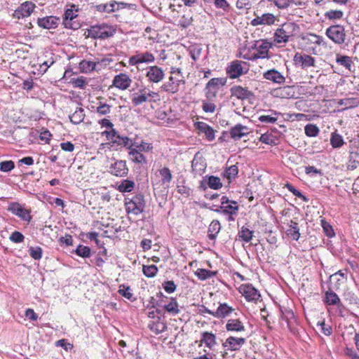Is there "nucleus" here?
Segmentation results:
<instances>
[{
	"mask_svg": "<svg viewBox=\"0 0 359 359\" xmlns=\"http://www.w3.org/2000/svg\"><path fill=\"white\" fill-rule=\"evenodd\" d=\"M170 74L168 80L161 86V88L168 93L175 94L184 88L185 80L180 69L172 67Z\"/></svg>",
	"mask_w": 359,
	"mask_h": 359,
	"instance_id": "obj_1",
	"label": "nucleus"
},
{
	"mask_svg": "<svg viewBox=\"0 0 359 359\" xmlns=\"http://www.w3.org/2000/svg\"><path fill=\"white\" fill-rule=\"evenodd\" d=\"M299 30V26L297 24L291 22H285L276 30L273 37V41L278 44H285Z\"/></svg>",
	"mask_w": 359,
	"mask_h": 359,
	"instance_id": "obj_2",
	"label": "nucleus"
},
{
	"mask_svg": "<svg viewBox=\"0 0 359 359\" xmlns=\"http://www.w3.org/2000/svg\"><path fill=\"white\" fill-rule=\"evenodd\" d=\"M300 38L303 41L304 49L307 52L314 55L318 54L316 46H326V42L325 41L324 38L313 33H306L302 34Z\"/></svg>",
	"mask_w": 359,
	"mask_h": 359,
	"instance_id": "obj_3",
	"label": "nucleus"
},
{
	"mask_svg": "<svg viewBox=\"0 0 359 359\" xmlns=\"http://www.w3.org/2000/svg\"><path fill=\"white\" fill-rule=\"evenodd\" d=\"M126 211L128 215H138L143 212L145 208L144 197L142 194H138L131 198L125 199Z\"/></svg>",
	"mask_w": 359,
	"mask_h": 359,
	"instance_id": "obj_4",
	"label": "nucleus"
},
{
	"mask_svg": "<svg viewBox=\"0 0 359 359\" xmlns=\"http://www.w3.org/2000/svg\"><path fill=\"white\" fill-rule=\"evenodd\" d=\"M116 29L106 23L91 26L88 30V36L93 39H105L113 36Z\"/></svg>",
	"mask_w": 359,
	"mask_h": 359,
	"instance_id": "obj_5",
	"label": "nucleus"
},
{
	"mask_svg": "<svg viewBox=\"0 0 359 359\" xmlns=\"http://www.w3.org/2000/svg\"><path fill=\"white\" fill-rule=\"evenodd\" d=\"M273 46V43L269 42L266 39L257 41L252 46V49L255 50V52L248 59L255 60L259 58H270L269 55V49L271 48Z\"/></svg>",
	"mask_w": 359,
	"mask_h": 359,
	"instance_id": "obj_6",
	"label": "nucleus"
},
{
	"mask_svg": "<svg viewBox=\"0 0 359 359\" xmlns=\"http://www.w3.org/2000/svg\"><path fill=\"white\" fill-rule=\"evenodd\" d=\"M249 71L247 62L241 60H233L226 67V72L230 79H237L245 74Z\"/></svg>",
	"mask_w": 359,
	"mask_h": 359,
	"instance_id": "obj_7",
	"label": "nucleus"
},
{
	"mask_svg": "<svg viewBox=\"0 0 359 359\" xmlns=\"http://www.w3.org/2000/svg\"><path fill=\"white\" fill-rule=\"evenodd\" d=\"M326 36L337 45H341L346 41V31L341 25H331L325 31Z\"/></svg>",
	"mask_w": 359,
	"mask_h": 359,
	"instance_id": "obj_8",
	"label": "nucleus"
},
{
	"mask_svg": "<svg viewBox=\"0 0 359 359\" xmlns=\"http://www.w3.org/2000/svg\"><path fill=\"white\" fill-rule=\"evenodd\" d=\"M104 135L108 140H110L113 144H117L124 147H131L135 145L129 137L127 136H121L115 129L111 130H105L102 133Z\"/></svg>",
	"mask_w": 359,
	"mask_h": 359,
	"instance_id": "obj_9",
	"label": "nucleus"
},
{
	"mask_svg": "<svg viewBox=\"0 0 359 359\" xmlns=\"http://www.w3.org/2000/svg\"><path fill=\"white\" fill-rule=\"evenodd\" d=\"M294 64L296 67L302 69H307L316 67V59L310 55L302 53H296L293 57Z\"/></svg>",
	"mask_w": 359,
	"mask_h": 359,
	"instance_id": "obj_10",
	"label": "nucleus"
},
{
	"mask_svg": "<svg viewBox=\"0 0 359 359\" xmlns=\"http://www.w3.org/2000/svg\"><path fill=\"white\" fill-rule=\"evenodd\" d=\"M8 210L19 217L21 219L29 222L32 219L30 210L25 208L18 203L13 202L8 205Z\"/></svg>",
	"mask_w": 359,
	"mask_h": 359,
	"instance_id": "obj_11",
	"label": "nucleus"
},
{
	"mask_svg": "<svg viewBox=\"0 0 359 359\" xmlns=\"http://www.w3.org/2000/svg\"><path fill=\"white\" fill-rule=\"evenodd\" d=\"M36 6L32 1H25L19 6L13 13V18L20 19L29 17L34 11Z\"/></svg>",
	"mask_w": 359,
	"mask_h": 359,
	"instance_id": "obj_12",
	"label": "nucleus"
},
{
	"mask_svg": "<svg viewBox=\"0 0 359 359\" xmlns=\"http://www.w3.org/2000/svg\"><path fill=\"white\" fill-rule=\"evenodd\" d=\"M131 83L132 79L127 74L120 73L114 77L111 86L121 90H126L130 86Z\"/></svg>",
	"mask_w": 359,
	"mask_h": 359,
	"instance_id": "obj_13",
	"label": "nucleus"
},
{
	"mask_svg": "<svg viewBox=\"0 0 359 359\" xmlns=\"http://www.w3.org/2000/svg\"><path fill=\"white\" fill-rule=\"evenodd\" d=\"M161 299L157 303V305L160 307H162L165 311L168 313L172 314V316H175L180 313L179 305L176 299L170 298V302L168 304H163V298L168 299L165 297L162 292L158 293Z\"/></svg>",
	"mask_w": 359,
	"mask_h": 359,
	"instance_id": "obj_14",
	"label": "nucleus"
},
{
	"mask_svg": "<svg viewBox=\"0 0 359 359\" xmlns=\"http://www.w3.org/2000/svg\"><path fill=\"white\" fill-rule=\"evenodd\" d=\"M109 172L116 177H126L128 173L126 161L123 160L116 161L114 163L111 164Z\"/></svg>",
	"mask_w": 359,
	"mask_h": 359,
	"instance_id": "obj_15",
	"label": "nucleus"
},
{
	"mask_svg": "<svg viewBox=\"0 0 359 359\" xmlns=\"http://www.w3.org/2000/svg\"><path fill=\"white\" fill-rule=\"evenodd\" d=\"M239 292L249 302H257L261 297L257 290L251 284L241 285L239 287Z\"/></svg>",
	"mask_w": 359,
	"mask_h": 359,
	"instance_id": "obj_16",
	"label": "nucleus"
},
{
	"mask_svg": "<svg viewBox=\"0 0 359 359\" xmlns=\"http://www.w3.org/2000/svg\"><path fill=\"white\" fill-rule=\"evenodd\" d=\"M146 77L148 81L153 83H158L164 78V72L158 66H150L147 69Z\"/></svg>",
	"mask_w": 359,
	"mask_h": 359,
	"instance_id": "obj_17",
	"label": "nucleus"
},
{
	"mask_svg": "<svg viewBox=\"0 0 359 359\" xmlns=\"http://www.w3.org/2000/svg\"><path fill=\"white\" fill-rule=\"evenodd\" d=\"M76 12H77V11H74L72 8L66 10L63 17V25L65 27L74 30L80 27V24L74 21V19L78 16Z\"/></svg>",
	"mask_w": 359,
	"mask_h": 359,
	"instance_id": "obj_18",
	"label": "nucleus"
},
{
	"mask_svg": "<svg viewBox=\"0 0 359 359\" xmlns=\"http://www.w3.org/2000/svg\"><path fill=\"white\" fill-rule=\"evenodd\" d=\"M220 208L223 212L226 215H233L237 214L238 205L236 201L229 200L226 196H222L221 198Z\"/></svg>",
	"mask_w": 359,
	"mask_h": 359,
	"instance_id": "obj_19",
	"label": "nucleus"
},
{
	"mask_svg": "<svg viewBox=\"0 0 359 359\" xmlns=\"http://www.w3.org/2000/svg\"><path fill=\"white\" fill-rule=\"evenodd\" d=\"M154 60L155 57L152 53L149 52H145L130 57L129 58L128 62L130 65L134 66L140 63L153 62Z\"/></svg>",
	"mask_w": 359,
	"mask_h": 359,
	"instance_id": "obj_20",
	"label": "nucleus"
},
{
	"mask_svg": "<svg viewBox=\"0 0 359 359\" xmlns=\"http://www.w3.org/2000/svg\"><path fill=\"white\" fill-rule=\"evenodd\" d=\"M246 339L243 337H229L223 343V346L230 351H238L245 344Z\"/></svg>",
	"mask_w": 359,
	"mask_h": 359,
	"instance_id": "obj_21",
	"label": "nucleus"
},
{
	"mask_svg": "<svg viewBox=\"0 0 359 359\" xmlns=\"http://www.w3.org/2000/svg\"><path fill=\"white\" fill-rule=\"evenodd\" d=\"M60 22V18L55 16H47L41 18H38V25L43 29H55L57 27Z\"/></svg>",
	"mask_w": 359,
	"mask_h": 359,
	"instance_id": "obj_22",
	"label": "nucleus"
},
{
	"mask_svg": "<svg viewBox=\"0 0 359 359\" xmlns=\"http://www.w3.org/2000/svg\"><path fill=\"white\" fill-rule=\"evenodd\" d=\"M231 96L236 97L239 100H245L250 98L252 93L248 88H244L241 86H234L230 89Z\"/></svg>",
	"mask_w": 359,
	"mask_h": 359,
	"instance_id": "obj_23",
	"label": "nucleus"
},
{
	"mask_svg": "<svg viewBox=\"0 0 359 359\" xmlns=\"http://www.w3.org/2000/svg\"><path fill=\"white\" fill-rule=\"evenodd\" d=\"M263 76L265 79L278 84L283 83L285 81L284 76L275 69L266 71Z\"/></svg>",
	"mask_w": 359,
	"mask_h": 359,
	"instance_id": "obj_24",
	"label": "nucleus"
},
{
	"mask_svg": "<svg viewBox=\"0 0 359 359\" xmlns=\"http://www.w3.org/2000/svg\"><path fill=\"white\" fill-rule=\"evenodd\" d=\"M148 327L151 332L156 334H158L163 332L167 329V325L164 321L161 320V317L157 316L155 320L148 324Z\"/></svg>",
	"mask_w": 359,
	"mask_h": 359,
	"instance_id": "obj_25",
	"label": "nucleus"
},
{
	"mask_svg": "<svg viewBox=\"0 0 359 359\" xmlns=\"http://www.w3.org/2000/svg\"><path fill=\"white\" fill-rule=\"evenodd\" d=\"M275 22V16L271 13H265L261 16H257L254 18L251 24L253 26H258L262 25H271Z\"/></svg>",
	"mask_w": 359,
	"mask_h": 359,
	"instance_id": "obj_26",
	"label": "nucleus"
},
{
	"mask_svg": "<svg viewBox=\"0 0 359 359\" xmlns=\"http://www.w3.org/2000/svg\"><path fill=\"white\" fill-rule=\"evenodd\" d=\"M206 168V163L201 158L194 156L191 161L192 172L195 175H201Z\"/></svg>",
	"mask_w": 359,
	"mask_h": 359,
	"instance_id": "obj_27",
	"label": "nucleus"
},
{
	"mask_svg": "<svg viewBox=\"0 0 359 359\" xmlns=\"http://www.w3.org/2000/svg\"><path fill=\"white\" fill-rule=\"evenodd\" d=\"M287 226L288 228L286 230L287 235L292 240L298 241L300 237L298 223L291 219L287 222Z\"/></svg>",
	"mask_w": 359,
	"mask_h": 359,
	"instance_id": "obj_28",
	"label": "nucleus"
},
{
	"mask_svg": "<svg viewBox=\"0 0 359 359\" xmlns=\"http://www.w3.org/2000/svg\"><path fill=\"white\" fill-rule=\"evenodd\" d=\"M200 342V346L202 344H205V346L210 349H212L213 347L217 344L216 336L212 332H203L201 334V339Z\"/></svg>",
	"mask_w": 359,
	"mask_h": 359,
	"instance_id": "obj_29",
	"label": "nucleus"
},
{
	"mask_svg": "<svg viewBox=\"0 0 359 359\" xmlns=\"http://www.w3.org/2000/svg\"><path fill=\"white\" fill-rule=\"evenodd\" d=\"M248 128L241 124H237L230 130L231 137L237 140L248 134Z\"/></svg>",
	"mask_w": 359,
	"mask_h": 359,
	"instance_id": "obj_30",
	"label": "nucleus"
},
{
	"mask_svg": "<svg viewBox=\"0 0 359 359\" xmlns=\"http://www.w3.org/2000/svg\"><path fill=\"white\" fill-rule=\"evenodd\" d=\"M195 126L196 129H198L201 133H203L205 135L208 140L211 141L215 139L214 130L206 123L198 122L195 124Z\"/></svg>",
	"mask_w": 359,
	"mask_h": 359,
	"instance_id": "obj_31",
	"label": "nucleus"
},
{
	"mask_svg": "<svg viewBox=\"0 0 359 359\" xmlns=\"http://www.w3.org/2000/svg\"><path fill=\"white\" fill-rule=\"evenodd\" d=\"M323 301L327 306H339L341 305L339 297L332 290H328L325 292Z\"/></svg>",
	"mask_w": 359,
	"mask_h": 359,
	"instance_id": "obj_32",
	"label": "nucleus"
},
{
	"mask_svg": "<svg viewBox=\"0 0 359 359\" xmlns=\"http://www.w3.org/2000/svg\"><path fill=\"white\" fill-rule=\"evenodd\" d=\"M225 327L229 332H243L245 330V326L239 319L228 320Z\"/></svg>",
	"mask_w": 359,
	"mask_h": 359,
	"instance_id": "obj_33",
	"label": "nucleus"
},
{
	"mask_svg": "<svg viewBox=\"0 0 359 359\" xmlns=\"http://www.w3.org/2000/svg\"><path fill=\"white\" fill-rule=\"evenodd\" d=\"M336 62L345 67L348 71H352L353 67V62L351 57L347 55H342L341 54L336 55Z\"/></svg>",
	"mask_w": 359,
	"mask_h": 359,
	"instance_id": "obj_34",
	"label": "nucleus"
},
{
	"mask_svg": "<svg viewBox=\"0 0 359 359\" xmlns=\"http://www.w3.org/2000/svg\"><path fill=\"white\" fill-rule=\"evenodd\" d=\"M220 229L221 225L219 222L218 220H212L208 226V237L209 239L212 241L215 240Z\"/></svg>",
	"mask_w": 359,
	"mask_h": 359,
	"instance_id": "obj_35",
	"label": "nucleus"
},
{
	"mask_svg": "<svg viewBox=\"0 0 359 359\" xmlns=\"http://www.w3.org/2000/svg\"><path fill=\"white\" fill-rule=\"evenodd\" d=\"M134 106H139L148 101V96L146 95V90H140L139 93H134L131 99Z\"/></svg>",
	"mask_w": 359,
	"mask_h": 359,
	"instance_id": "obj_36",
	"label": "nucleus"
},
{
	"mask_svg": "<svg viewBox=\"0 0 359 359\" xmlns=\"http://www.w3.org/2000/svg\"><path fill=\"white\" fill-rule=\"evenodd\" d=\"M233 311V309L226 304H220L216 311L214 313V317L224 318L230 314Z\"/></svg>",
	"mask_w": 359,
	"mask_h": 359,
	"instance_id": "obj_37",
	"label": "nucleus"
},
{
	"mask_svg": "<svg viewBox=\"0 0 359 359\" xmlns=\"http://www.w3.org/2000/svg\"><path fill=\"white\" fill-rule=\"evenodd\" d=\"M116 4L117 1H112L109 4L97 5L95 8L97 11L110 13L118 10V8H116Z\"/></svg>",
	"mask_w": 359,
	"mask_h": 359,
	"instance_id": "obj_38",
	"label": "nucleus"
},
{
	"mask_svg": "<svg viewBox=\"0 0 359 359\" xmlns=\"http://www.w3.org/2000/svg\"><path fill=\"white\" fill-rule=\"evenodd\" d=\"M159 174L161 177V182L163 184H165L167 187L170 184L172 180V175L170 169L167 167H164L158 170Z\"/></svg>",
	"mask_w": 359,
	"mask_h": 359,
	"instance_id": "obj_39",
	"label": "nucleus"
},
{
	"mask_svg": "<svg viewBox=\"0 0 359 359\" xmlns=\"http://www.w3.org/2000/svg\"><path fill=\"white\" fill-rule=\"evenodd\" d=\"M85 117L84 110L81 107L77 108L75 111L69 116L72 123L79 124L81 123Z\"/></svg>",
	"mask_w": 359,
	"mask_h": 359,
	"instance_id": "obj_40",
	"label": "nucleus"
},
{
	"mask_svg": "<svg viewBox=\"0 0 359 359\" xmlns=\"http://www.w3.org/2000/svg\"><path fill=\"white\" fill-rule=\"evenodd\" d=\"M128 149H130L129 155L133 156V161L134 162L139 163H146V158L141 154L142 151L133 147H128Z\"/></svg>",
	"mask_w": 359,
	"mask_h": 359,
	"instance_id": "obj_41",
	"label": "nucleus"
},
{
	"mask_svg": "<svg viewBox=\"0 0 359 359\" xmlns=\"http://www.w3.org/2000/svg\"><path fill=\"white\" fill-rule=\"evenodd\" d=\"M216 273V271H212L205 269H198L195 271V275L198 277V279L201 280H205L208 278H212L215 276Z\"/></svg>",
	"mask_w": 359,
	"mask_h": 359,
	"instance_id": "obj_42",
	"label": "nucleus"
},
{
	"mask_svg": "<svg viewBox=\"0 0 359 359\" xmlns=\"http://www.w3.org/2000/svg\"><path fill=\"white\" fill-rule=\"evenodd\" d=\"M205 178L208 179L207 183L210 189L217 190L222 187V183L219 177L211 175L205 176Z\"/></svg>",
	"mask_w": 359,
	"mask_h": 359,
	"instance_id": "obj_43",
	"label": "nucleus"
},
{
	"mask_svg": "<svg viewBox=\"0 0 359 359\" xmlns=\"http://www.w3.org/2000/svg\"><path fill=\"white\" fill-rule=\"evenodd\" d=\"M135 182L132 180H125L118 185L117 189L120 192H130L135 187Z\"/></svg>",
	"mask_w": 359,
	"mask_h": 359,
	"instance_id": "obj_44",
	"label": "nucleus"
},
{
	"mask_svg": "<svg viewBox=\"0 0 359 359\" xmlns=\"http://www.w3.org/2000/svg\"><path fill=\"white\" fill-rule=\"evenodd\" d=\"M226 82V80L224 78H213L208 82L206 87L217 90L218 87L219 86H224Z\"/></svg>",
	"mask_w": 359,
	"mask_h": 359,
	"instance_id": "obj_45",
	"label": "nucleus"
},
{
	"mask_svg": "<svg viewBox=\"0 0 359 359\" xmlns=\"http://www.w3.org/2000/svg\"><path fill=\"white\" fill-rule=\"evenodd\" d=\"M271 114L261 115L258 117V120L264 123H274L278 120L277 115L279 114L275 111H271Z\"/></svg>",
	"mask_w": 359,
	"mask_h": 359,
	"instance_id": "obj_46",
	"label": "nucleus"
},
{
	"mask_svg": "<svg viewBox=\"0 0 359 359\" xmlns=\"http://www.w3.org/2000/svg\"><path fill=\"white\" fill-rule=\"evenodd\" d=\"M238 169L236 165H233L227 168L223 173L224 177H226L229 182H231L238 175Z\"/></svg>",
	"mask_w": 359,
	"mask_h": 359,
	"instance_id": "obj_47",
	"label": "nucleus"
},
{
	"mask_svg": "<svg viewBox=\"0 0 359 359\" xmlns=\"http://www.w3.org/2000/svg\"><path fill=\"white\" fill-rule=\"evenodd\" d=\"M253 236V231L250 230L248 227L242 226L238 232V237L240 239L250 242Z\"/></svg>",
	"mask_w": 359,
	"mask_h": 359,
	"instance_id": "obj_48",
	"label": "nucleus"
},
{
	"mask_svg": "<svg viewBox=\"0 0 359 359\" xmlns=\"http://www.w3.org/2000/svg\"><path fill=\"white\" fill-rule=\"evenodd\" d=\"M80 69L83 72H90L95 69L96 63L95 62L83 60L79 64Z\"/></svg>",
	"mask_w": 359,
	"mask_h": 359,
	"instance_id": "obj_49",
	"label": "nucleus"
},
{
	"mask_svg": "<svg viewBox=\"0 0 359 359\" xmlns=\"http://www.w3.org/2000/svg\"><path fill=\"white\" fill-rule=\"evenodd\" d=\"M280 96L283 98H291L294 97V90L292 86H284L279 90Z\"/></svg>",
	"mask_w": 359,
	"mask_h": 359,
	"instance_id": "obj_50",
	"label": "nucleus"
},
{
	"mask_svg": "<svg viewBox=\"0 0 359 359\" xmlns=\"http://www.w3.org/2000/svg\"><path fill=\"white\" fill-rule=\"evenodd\" d=\"M339 105H344V109L358 106L359 101L356 98L342 99L338 102Z\"/></svg>",
	"mask_w": 359,
	"mask_h": 359,
	"instance_id": "obj_51",
	"label": "nucleus"
},
{
	"mask_svg": "<svg viewBox=\"0 0 359 359\" xmlns=\"http://www.w3.org/2000/svg\"><path fill=\"white\" fill-rule=\"evenodd\" d=\"M330 143L334 148H339L341 147L344 142L341 135L337 133H332Z\"/></svg>",
	"mask_w": 359,
	"mask_h": 359,
	"instance_id": "obj_52",
	"label": "nucleus"
},
{
	"mask_svg": "<svg viewBox=\"0 0 359 359\" xmlns=\"http://www.w3.org/2000/svg\"><path fill=\"white\" fill-rule=\"evenodd\" d=\"M75 253L83 258H87L90 256V249L88 246L79 245L76 250Z\"/></svg>",
	"mask_w": 359,
	"mask_h": 359,
	"instance_id": "obj_53",
	"label": "nucleus"
},
{
	"mask_svg": "<svg viewBox=\"0 0 359 359\" xmlns=\"http://www.w3.org/2000/svg\"><path fill=\"white\" fill-rule=\"evenodd\" d=\"M305 134L309 137H316L319 134V128L314 124H307L304 128Z\"/></svg>",
	"mask_w": 359,
	"mask_h": 359,
	"instance_id": "obj_54",
	"label": "nucleus"
},
{
	"mask_svg": "<svg viewBox=\"0 0 359 359\" xmlns=\"http://www.w3.org/2000/svg\"><path fill=\"white\" fill-rule=\"evenodd\" d=\"M142 271H143V273L147 277L152 278V277H154L156 275V273L158 272V269L154 264L149 265V266H143Z\"/></svg>",
	"mask_w": 359,
	"mask_h": 359,
	"instance_id": "obj_55",
	"label": "nucleus"
},
{
	"mask_svg": "<svg viewBox=\"0 0 359 359\" xmlns=\"http://www.w3.org/2000/svg\"><path fill=\"white\" fill-rule=\"evenodd\" d=\"M202 109L206 113H214L216 109V105L213 101L203 100L202 101Z\"/></svg>",
	"mask_w": 359,
	"mask_h": 359,
	"instance_id": "obj_56",
	"label": "nucleus"
},
{
	"mask_svg": "<svg viewBox=\"0 0 359 359\" xmlns=\"http://www.w3.org/2000/svg\"><path fill=\"white\" fill-rule=\"evenodd\" d=\"M343 12L339 10H330L325 13L326 18L329 20H339L343 17Z\"/></svg>",
	"mask_w": 359,
	"mask_h": 359,
	"instance_id": "obj_57",
	"label": "nucleus"
},
{
	"mask_svg": "<svg viewBox=\"0 0 359 359\" xmlns=\"http://www.w3.org/2000/svg\"><path fill=\"white\" fill-rule=\"evenodd\" d=\"M271 2H273L276 6H277L280 9H285L287 8L290 4H296L294 2V0H269Z\"/></svg>",
	"mask_w": 359,
	"mask_h": 359,
	"instance_id": "obj_58",
	"label": "nucleus"
},
{
	"mask_svg": "<svg viewBox=\"0 0 359 359\" xmlns=\"http://www.w3.org/2000/svg\"><path fill=\"white\" fill-rule=\"evenodd\" d=\"M321 226L323 229L327 237L332 238V236H334V232L332 229V226L325 219L321 220Z\"/></svg>",
	"mask_w": 359,
	"mask_h": 359,
	"instance_id": "obj_59",
	"label": "nucleus"
},
{
	"mask_svg": "<svg viewBox=\"0 0 359 359\" xmlns=\"http://www.w3.org/2000/svg\"><path fill=\"white\" fill-rule=\"evenodd\" d=\"M111 106L100 102V105L97 107L96 111L100 115H107L110 113Z\"/></svg>",
	"mask_w": 359,
	"mask_h": 359,
	"instance_id": "obj_60",
	"label": "nucleus"
},
{
	"mask_svg": "<svg viewBox=\"0 0 359 359\" xmlns=\"http://www.w3.org/2000/svg\"><path fill=\"white\" fill-rule=\"evenodd\" d=\"M29 255L35 260H39L42 257V249L40 247H31L29 250Z\"/></svg>",
	"mask_w": 359,
	"mask_h": 359,
	"instance_id": "obj_61",
	"label": "nucleus"
},
{
	"mask_svg": "<svg viewBox=\"0 0 359 359\" xmlns=\"http://www.w3.org/2000/svg\"><path fill=\"white\" fill-rule=\"evenodd\" d=\"M285 187L292 193L295 196L302 199L304 201H307L308 199L305 196H304L298 189H297L294 186L291 184H286Z\"/></svg>",
	"mask_w": 359,
	"mask_h": 359,
	"instance_id": "obj_62",
	"label": "nucleus"
},
{
	"mask_svg": "<svg viewBox=\"0 0 359 359\" xmlns=\"http://www.w3.org/2000/svg\"><path fill=\"white\" fill-rule=\"evenodd\" d=\"M15 168L13 161H5L0 163V170L2 172H9Z\"/></svg>",
	"mask_w": 359,
	"mask_h": 359,
	"instance_id": "obj_63",
	"label": "nucleus"
},
{
	"mask_svg": "<svg viewBox=\"0 0 359 359\" xmlns=\"http://www.w3.org/2000/svg\"><path fill=\"white\" fill-rule=\"evenodd\" d=\"M259 141L262 142V143L270 145L275 144V140L271 134H262L259 137Z\"/></svg>",
	"mask_w": 359,
	"mask_h": 359,
	"instance_id": "obj_64",
	"label": "nucleus"
}]
</instances>
